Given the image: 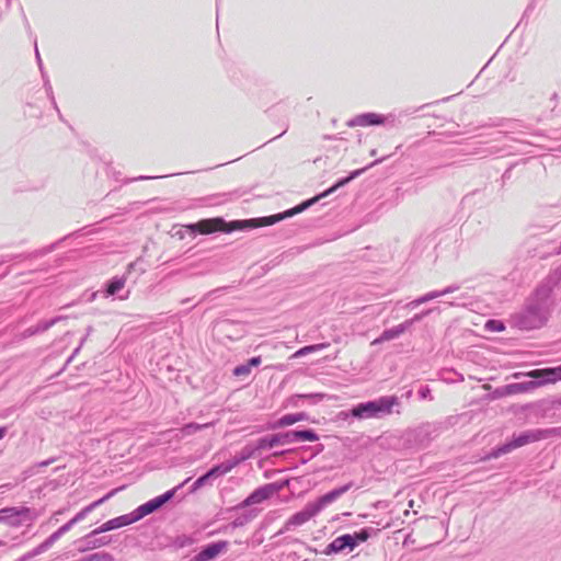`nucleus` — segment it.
<instances>
[{
  "label": "nucleus",
  "instance_id": "obj_27",
  "mask_svg": "<svg viewBox=\"0 0 561 561\" xmlns=\"http://www.w3.org/2000/svg\"><path fill=\"white\" fill-rule=\"evenodd\" d=\"M256 516V512L254 510L248 511L239 516H237L230 524V526L234 528H240L247 525Z\"/></svg>",
  "mask_w": 561,
  "mask_h": 561
},
{
  "label": "nucleus",
  "instance_id": "obj_56",
  "mask_svg": "<svg viewBox=\"0 0 561 561\" xmlns=\"http://www.w3.org/2000/svg\"><path fill=\"white\" fill-rule=\"evenodd\" d=\"M8 432V428L5 426L0 427V439H2Z\"/></svg>",
  "mask_w": 561,
  "mask_h": 561
},
{
  "label": "nucleus",
  "instance_id": "obj_62",
  "mask_svg": "<svg viewBox=\"0 0 561 561\" xmlns=\"http://www.w3.org/2000/svg\"><path fill=\"white\" fill-rule=\"evenodd\" d=\"M424 296H425L427 302L432 300L428 293H426Z\"/></svg>",
  "mask_w": 561,
  "mask_h": 561
},
{
  "label": "nucleus",
  "instance_id": "obj_57",
  "mask_svg": "<svg viewBox=\"0 0 561 561\" xmlns=\"http://www.w3.org/2000/svg\"><path fill=\"white\" fill-rule=\"evenodd\" d=\"M386 158H387V157H383V158H381V159L375 160L373 163H370V165H369V167H374V165H376V164H379V163H380V162H382Z\"/></svg>",
  "mask_w": 561,
  "mask_h": 561
},
{
  "label": "nucleus",
  "instance_id": "obj_48",
  "mask_svg": "<svg viewBox=\"0 0 561 561\" xmlns=\"http://www.w3.org/2000/svg\"><path fill=\"white\" fill-rule=\"evenodd\" d=\"M502 122H506V121L503 119V118H491L490 123L488 124V126L499 127V126L503 125Z\"/></svg>",
  "mask_w": 561,
  "mask_h": 561
},
{
  "label": "nucleus",
  "instance_id": "obj_32",
  "mask_svg": "<svg viewBox=\"0 0 561 561\" xmlns=\"http://www.w3.org/2000/svg\"><path fill=\"white\" fill-rule=\"evenodd\" d=\"M432 311L433 309L423 310L422 312L416 313L412 318L403 321V324L405 325L407 330H410L414 323L420 322L423 318L432 313Z\"/></svg>",
  "mask_w": 561,
  "mask_h": 561
},
{
  "label": "nucleus",
  "instance_id": "obj_19",
  "mask_svg": "<svg viewBox=\"0 0 561 561\" xmlns=\"http://www.w3.org/2000/svg\"><path fill=\"white\" fill-rule=\"evenodd\" d=\"M231 469L228 466L226 461L213 466L209 470H207L204 474L201 477L205 481L206 484H211L214 480H216L219 477H222L230 472Z\"/></svg>",
  "mask_w": 561,
  "mask_h": 561
},
{
  "label": "nucleus",
  "instance_id": "obj_43",
  "mask_svg": "<svg viewBox=\"0 0 561 561\" xmlns=\"http://www.w3.org/2000/svg\"><path fill=\"white\" fill-rule=\"evenodd\" d=\"M460 288L458 284H451L443 289V295H448L457 291Z\"/></svg>",
  "mask_w": 561,
  "mask_h": 561
},
{
  "label": "nucleus",
  "instance_id": "obj_54",
  "mask_svg": "<svg viewBox=\"0 0 561 561\" xmlns=\"http://www.w3.org/2000/svg\"><path fill=\"white\" fill-rule=\"evenodd\" d=\"M420 306V302H417V298L410 301L408 305H407V308H410V309H413V308H416Z\"/></svg>",
  "mask_w": 561,
  "mask_h": 561
},
{
  "label": "nucleus",
  "instance_id": "obj_12",
  "mask_svg": "<svg viewBox=\"0 0 561 561\" xmlns=\"http://www.w3.org/2000/svg\"><path fill=\"white\" fill-rule=\"evenodd\" d=\"M228 541L219 540L204 546L190 561H213L228 547Z\"/></svg>",
  "mask_w": 561,
  "mask_h": 561
},
{
  "label": "nucleus",
  "instance_id": "obj_16",
  "mask_svg": "<svg viewBox=\"0 0 561 561\" xmlns=\"http://www.w3.org/2000/svg\"><path fill=\"white\" fill-rule=\"evenodd\" d=\"M100 534H94V530L90 531L85 536L80 539V542L83 545L78 548L80 552H85L89 550H94L104 546H107L111 542V538L107 536L98 537Z\"/></svg>",
  "mask_w": 561,
  "mask_h": 561
},
{
  "label": "nucleus",
  "instance_id": "obj_59",
  "mask_svg": "<svg viewBox=\"0 0 561 561\" xmlns=\"http://www.w3.org/2000/svg\"><path fill=\"white\" fill-rule=\"evenodd\" d=\"M87 339H88V336H87V335H84V336L81 339L80 344H79V346H80V347L84 344V342L87 341Z\"/></svg>",
  "mask_w": 561,
  "mask_h": 561
},
{
  "label": "nucleus",
  "instance_id": "obj_39",
  "mask_svg": "<svg viewBox=\"0 0 561 561\" xmlns=\"http://www.w3.org/2000/svg\"><path fill=\"white\" fill-rule=\"evenodd\" d=\"M417 393H419L420 399H423V400H426V399L432 400L433 399L431 389L427 386L421 387Z\"/></svg>",
  "mask_w": 561,
  "mask_h": 561
},
{
  "label": "nucleus",
  "instance_id": "obj_8",
  "mask_svg": "<svg viewBox=\"0 0 561 561\" xmlns=\"http://www.w3.org/2000/svg\"><path fill=\"white\" fill-rule=\"evenodd\" d=\"M525 410L529 411V414L537 419H552L561 410V394L527 404Z\"/></svg>",
  "mask_w": 561,
  "mask_h": 561
},
{
  "label": "nucleus",
  "instance_id": "obj_41",
  "mask_svg": "<svg viewBox=\"0 0 561 561\" xmlns=\"http://www.w3.org/2000/svg\"><path fill=\"white\" fill-rule=\"evenodd\" d=\"M204 485H206L205 481L203 480L202 477H198L192 484L191 486V491L192 492H195L197 491L198 489L203 488Z\"/></svg>",
  "mask_w": 561,
  "mask_h": 561
},
{
  "label": "nucleus",
  "instance_id": "obj_22",
  "mask_svg": "<svg viewBox=\"0 0 561 561\" xmlns=\"http://www.w3.org/2000/svg\"><path fill=\"white\" fill-rule=\"evenodd\" d=\"M127 280V277L125 275L123 276H115L111 278L106 284V295L107 296H115L118 294L121 289L125 286V283Z\"/></svg>",
  "mask_w": 561,
  "mask_h": 561
},
{
  "label": "nucleus",
  "instance_id": "obj_13",
  "mask_svg": "<svg viewBox=\"0 0 561 561\" xmlns=\"http://www.w3.org/2000/svg\"><path fill=\"white\" fill-rule=\"evenodd\" d=\"M353 486V482L346 483L342 486L335 488L330 492L319 496L314 502H311L318 513H320L327 505L333 503L343 494H345Z\"/></svg>",
  "mask_w": 561,
  "mask_h": 561
},
{
  "label": "nucleus",
  "instance_id": "obj_7",
  "mask_svg": "<svg viewBox=\"0 0 561 561\" xmlns=\"http://www.w3.org/2000/svg\"><path fill=\"white\" fill-rule=\"evenodd\" d=\"M415 110H404L396 114H377V113H363L351 118L346 125L348 127L355 126H376V125H387L390 127H398L401 124V118L414 114Z\"/></svg>",
  "mask_w": 561,
  "mask_h": 561
},
{
  "label": "nucleus",
  "instance_id": "obj_58",
  "mask_svg": "<svg viewBox=\"0 0 561 561\" xmlns=\"http://www.w3.org/2000/svg\"><path fill=\"white\" fill-rule=\"evenodd\" d=\"M417 302H420V305L427 302V301H426L425 296H424V295H423V296H420V297L417 298Z\"/></svg>",
  "mask_w": 561,
  "mask_h": 561
},
{
  "label": "nucleus",
  "instance_id": "obj_46",
  "mask_svg": "<svg viewBox=\"0 0 561 561\" xmlns=\"http://www.w3.org/2000/svg\"><path fill=\"white\" fill-rule=\"evenodd\" d=\"M64 239H60L59 241L55 242V243H51L50 245L44 248L41 253L44 255V254H47V253H50L51 251H54L57 247L58 243H60Z\"/></svg>",
  "mask_w": 561,
  "mask_h": 561
},
{
  "label": "nucleus",
  "instance_id": "obj_47",
  "mask_svg": "<svg viewBox=\"0 0 561 561\" xmlns=\"http://www.w3.org/2000/svg\"><path fill=\"white\" fill-rule=\"evenodd\" d=\"M158 178L159 176L140 175V176H137V178H134V179L126 180L125 183H130V182H134V181H146V180L158 179Z\"/></svg>",
  "mask_w": 561,
  "mask_h": 561
},
{
  "label": "nucleus",
  "instance_id": "obj_29",
  "mask_svg": "<svg viewBox=\"0 0 561 561\" xmlns=\"http://www.w3.org/2000/svg\"><path fill=\"white\" fill-rule=\"evenodd\" d=\"M116 519H117L119 528L131 525V524L140 520L139 517L137 516V513L135 510L128 514L117 516Z\"/></svg>",
  "mask_w": 561,
  "mask_h": 561
},
{
  "label": "nucleus",
  "instance_id": "obj_35",
  "mask_svg": "<svg viewBox=\"0 0 561 561\" xmlns=\"http://www.w3.org/2000/svg\"><path fill=\"white\" fill-rule=\"evenodd\" d=\"M45 88H46L47 95L50 99L54 108L56 110L59 118L62 119V115L60 113V110H59V107L57 105V102L55 100V96H54L53 88H51V85H50L48 80L45 81Z\"/></svg>",
  "mask_w": 561,
  "mask_h": 561
},
{
  "label": "nucleus",
  "instance_id": "obj_64",
  "mask_svg": "<svg viewBox=\"0 0 561 561\" xmlns=\"http://www.w3.org/2000/svg\"><path fill=\"white\" fill-rule=\"evenodd\" d=\"M190 300H191L190 298L183 299V300L181 301V304H186V302H188Z\"/></svg>",
  "mask_w": 561,
  "mask_h": 561
},
{
  "label": "nucleus",
  "instance_id": "obj_50",
  "mask_svg": "<svg viewBox=\"0 0 561 561\" xmlns=\"http://www.w3.org/2000/svg\"><path fill=\"white\" fill-rule=\"evenodd\" d=\"M34 46H35L36 60H37V64H38V67H39L41 71L43 72V62H42V59H41V56H39V53H38L37 42L36 41L34 42Z\"/></svg>",
  "mask_w": 561,
  "mask_h": 561
},
{
  "label": "nucleus",
  "instance_id": "obj_37",
  "mask_svg": "<svg viewBox=\"0 0 561 561\" xmlns=\"http://www.w3.org/2000/svg\"><path fill=\"white\" fill-rule=\"evenodd\" d=\"M251 369L249 368V365L242 364L238 365L233 369V375L237 377L249 375Z\"/></svg>",
  "mask_w": 561,
  "mask_h": 561
},
{
  "label": "nucleus",
  "instance_id": "obj_30",
  "mask_svg": "<svg viewBox=\"0 0 561 561\" xmlns=\"http://www.w3.org/2000/svg\"><path fill=\"white\" fill-rule=\"evenodd\" d=\"M64 319L62 316H57L55 318H51L50 320H44V321H41L36 324V328H37V331L39 333H43L47 330H49L53 325H55L56 323H58L59 321H61Z\"/></svg>",
  "mask_w": 561,
  "mask_h": 561
},
{
  "label": "nucleus",
  "instance_id": "obj_1",
  "mask_svg": "<svg viewBox=\"0 0 561 561\" xmlns=\"http://www.w3.org/2000/svg\"><path fill=\"white\" fill-rule=\"evenodd\" d=\"M365 171V169H359L352 171L347 176L340 179L335 184H333L331 187L322 192L321 194L307 199L302 202L301 204L287 209L283 213L271 215L262 218H255V219H248V220H232L229 224H227L222 218H215V219H208V220H202L194 225V227L197 228V231L203 234H208L214 231H226L231 232L234 230H242L245 228H255L259 226H271L274 225L283 219L289 218L294 215H297L307 208H309L311 205H313L316 202L320 201L323 197L329 196L330 194L334 193L337 188L346 185L352 180L356 179L359 174H362Z\"/></svg>",
  "mask_w": 561,
  "mask_h": 561
},
{
  "label": "nucleus",
  "instance_id": "obj_49",
  "mask_svg": "<svg viewBox=\"0 0 561 561\" xmlns=\"http://www.w3.org/2000/svg\"><path fill=\"white\" fill-rule=\"evenodd\" d=\"M37 554H33V550L28 551L27 553L23 554L22 557H20L18 560L15 561H30L31 559H33L34 557H36Z\"/></svg>",
  "mask_w": 561,
  "mask_h": 561
},
{
  "label": "nucleus",
  "instance_id": "obj_36",
  "mask_svg": "<svg viewBox=\"0 0 561 561\" xmlns=\"http://www.w3.org/2000/svg\"><path fill=\"white\" fill-rule=\"evenodd\" d=\"M549 279H551L552 288L561 280V265L554 270V272L547 277V279L543 283H547Z\"/></svg>",
  "mask_w": 561,
  "mask_h": 561
},
{
  "label": "nucleus",
  "instance_id": "obj_14",
  "mask_svg": "<svg viewBox=\"0 0 561 561\" xmlns=\"http://www.w3.org/2000/svg\"><path fill=\"white\" fill-rule=\"evenodd\" d=\"M319 514L311 503H308L304 510L295 513L290 516V518L285 523L284 529L280 533L290 530L293 527H298L310 520Z\"/></svg>",
  "mask_w": 561,
  "mask_h": 561
},
{
  "label": "nucleus",
  "instance_id": "obj_60",
  "mask_svg": "<svg viewBox=\"0 0 561 561\" xmlns=\"http://www.w3.org/2000/svg\"><path fill=\"white\" fill-rule=\"evenodd\" d=\"M87 339H88V336H87V335H84V336L81 339L80 344H79V346H80V347L84 344V342L87 341Z\"/></svg>",
  "mask_w": 561,
  "mask_h": 561
},
{
  "label": "nucleus",
  "instance_id": "obj_24",
  "mask_svg": "<svg viewBox=\"0 0 561 561\" xmlns=\"http://www.w3.org/2000/svg\"><path fill=\"white\" fill-rule=\"evenodd\" d=\"M379 530L370 527L362 528L359 531H355L354 534H350V536L355 541V548L362 543L367 541L373 535H376Z\"/></svg>",
  "mask_w": 561,
  "mask_h": 561
},
{
  "label": "nucleus",
  "instance_id": "obj_63",
  "mask_svg": "<svg viewBox=\"0 0 561 561\" xmlns=\"http://www.w3.org/2000/svg\"><path fill=\"white\" fill-rule=\"evenodd\" d=\"M376 153H377L376 149H373V150L370 151V156H376Z\"/></svg>",
  "mask_w": 561,
  "mask_h": 561
},
{
  "label": "nucleus",
  "instance_id": "obj_42",
  "mask_svg": "<svg viewBox=\"0 0 561 561\" xmlns=\"http://www.w3.org/2000/svg\"><path fill=\"white\" fill-rule=\"evenodd\" d=\"M75 526V524L72 523V520H68L66 524H64L62 526H60L58 528L59 533L64 536L66 533H68L72 527Z\"/></svg>",
  "mask_w": 561,
  "mask_h": 561
},
{
  "label": "nucleus",
  "instance_id": "obj_21",
  "mask_svg": "<svg viewBox=\"0 0 561 561\" xmlns=\"http://www.w3.org/2000/svg\"><path fill=\"white\" fill-rule=\"evenodd\" d=\"M112 495V492L103 496L102 499L94 501L93 503L83 507L80 512H78L72 518V523L77 525L79 522L83 520L89 513H91L94 508H96L100 504L106 501Z\"/></svg>",
  "mask_w": 561,
  "mask_h": 561
},
{
  "label": "nucleus",
  "instance_id": "obj_20",
  "mask_svg": "<svg viewBox=\"0 0 561 561\" xmlns=\"http://www.w3.org/2000/svg\"><path fill=\"white\" fill-rule=\"evenodd\" d=\"M407 328L405 325L402 323L398 324V325H394L390 329H386L383 330V332L380 334V336L378 339H376L374 341V343H381V342H386V341H390V340H393V339H397L398 336H400L401 334H403L404 332H407Z\"/></svg>",
  "mask_w": 561,
  "mask_h": 561
},
{
  "label": "nucleus",
  "instance_id": "obj_40",
  "mask_svg": "<svg viewBox=\"0 0 561 561\" xmlns=\"http://www.w3.org/2000/svg\"><path fill=\"white\" fill-rule=\"evenodd\" d=\"M336 419L340 421H348L350 419H353V416L351 414V409L340 411L336 415Z\"/></svg>",
  "mask_w": 561,
  "mask_h": 561
},
{
  "label": "nucleus",
  "instance_id": "obj_55",
  "mask_svg": "<svg viewBox=\"0 0 561 561\" xmlns=\"http://www.w3.org/2000/svg\"><path fill=\"white\" fill-rule=\"evenodd\" d=\"M420 306V302H417V298L410 301L408 305H407V308H410V309H413V308H416Z\"/></svg>",
  "mask_w": 561,
  "mask_h": 561
},
{
  "label": "nucleus",
  "instance_id": "obj_25",
  "mask_svg": "<svg viewBox=\"0 0 561 561\" xmlns=\"http://www.w3.org/2000/svg\"><path fill=\"white\" fill-rule=\"evenodd\" d=\"M211 425L213 423L198 424L191 422L179 428V434L181 437L191 436L203 428L210 427Z\"/></svg>",
  "mask_w": 561,
  "mask_h": 561
},
{
  "label": "nucleus",
  "instance_id": "obj_45",
  "mask_svg": "<svg viewBox=\"0 0 561 561\" xmlns=\"http://www.w3.org/2000/svg\"><path fill=\"white\" fill-rule=\"evenodd\" d=\"M39 332L37 331V328L36 325L35 327H31V328H27L24 332H23V336L24 337H30V336H33L35 334H38Z\"/></svg>",
  "mask_w": 561,
  "mask_h": 561
},
{
  "label": "nucleus",
  "instance_id": "obj_9",
  "mask_svg": "<svg viewBox=\"0 0 561 561\" xmlns=\"http://www.w3.org/2000/svg\"><path fill=\"white\" fill-rule=\"evenodd\" d=\"M36 518V514L30 507H4L0 510V523H4L11 527H19L24 520L32 522Z\"/></svg>",
  "mask_w": 561,
  "mask_h": 561
},
{
  "label": "nucleus",
  "instance_id": "obj_18",
  "mask_svg": "<svg viewBox=\"0 0 561 561\" xmlns=\"http://www.w3.org/2000/svg\"><path fill=\"white\" fill-rule=\"evenodd\" d=\"M306 420H308V414L305 412L285 414L282 417H279L278 420H276L272 423H268L267 428L268 430H277V428L293 425L300 421H306Z\"/></svg>",
  "mask_w": 561,
  "mask_h": 561
},
{
  "label": "nucleus",
  "instance_id": "obj_26",
  "mask_svg": "<svg viewBox=\"0 0 561 561\" xmlns=\"http://www.w3.org/2000/svg\"><path fill=\"white\" fill-rule=\"evenodd\" d=\"M134 272L137 274L136 276H139L146 272L145 262L141 257H138L137 260L128 264L125 276L129 278ZM135 280L136 279H134V282Z\"/></svg>",
  "mask_w": 561,
  "mask_h": 561
},
{
  "label": "nucleus",
  "instance_id": "obj_51",
  "mask_svg": "<svg viewBox=\"0 0 561 561\" xmlns=\"http://www.w3.org/2000/svg\"><path fill=\"white\" fill-rule=\"evenodd\" d=\"M80 346H78L71 354V356L67 359L65 366L61 368L60 373L65 370L66 366L72 360V358L79 353Z\"/></svg>",
  "mask_w": 561,
  "mask_h": 561
},
{
  "label": "nucleus",
  "instance_id": "obj_3",
  "mask_svg": "<svg viewBox=\"0 0 561 561\" xmlns=\"http://www.w3.org/2000/svg\"><path fill=\"white\" fill-rule=\"evenodd\" d=\"M533 378L529 381L513 382L495 390L497 396H512L530 392L538 387L561 380V365L556 367L538 368L525 374Z\"/></svg>",
  "mask_w": 561,
  "mask_h": 561
},
{
  "label": "nucleus",
  "instance_id": "obj_23",
  "mask_svg": "<svg viewBox=\"0 0 561 561\" xmlns=\"http://www.w3.org/2000/svg\"><path fill=\"white\" fill-rule=\"evenodd\" d=\"M62 535L57 529L54 531L48 538H46L42 543L33 549V554H41L47 551Z\"/></svg>",
  "mask_w": 561,
  "mask_h": 561
},
{
  "label": "nucleus",
  "instance_id": "obj_28",
  "mask_svg": "<svg viewBox=\"0 0 561 561\" xmlns=\"http://www.w3.org/2000/svg\"><path fill=\"white\" fill-rule=\"evenodd\" d=\"M325 346H327V344H324V343L304 346V347L299 348L298 351H296L290 356V358L294 359V358H299V357L306 356L308 354L323 350Z\"/></svg>",
  "mask_w": 561,
  "mask_h": 561
},
{
  "label": "nucleus",
  "instance_id": "obj_10",
  "mask_svg": "<svg viewBox=\"0 0 561 561\" xmlns=\"http://www.w3.org/2000/svg\"><path fill=\"white\" fill-rule=\"evenodd\" d=\"M181 486H182V484H180L178 488L169 490V491L164 492L163 494L158 495V496L149 500L148 502L139 505L135 510L139 519L160 510L164 504H167L169 501H171L174 497L176 490Z\"/></svg>",
  "mask_w": 561,
  "mask_h": 561
},
{
  "label": "nucleus",
  "instance_id": "obj_38",
  "mask_svg": "<svg viewBox=\"0 0 561 561\" xmlns=\"http://www.w3.org/2000/svg\"><path fill=\"white\" fill-rule=\"evenodd\" d=\"M531 227L539 229L540 233H547L552 230V228L554 227V224L549 221L546 224H534Z\"/></svg>",
  "mask_w": 561,
  "mask_h": 561
},
{
  "label": "nucleus",
  "instance_id": "obj_44",
  "mask_svg": "<svg viewBox=\"0 0 561 561\" xmlns=\"http://www.w3.org/2000/svg\"><path fill=\"white\" fill-rule=\"evenodd\" d=\"M261 356H254V357H251L247 365H249V368L251 369V367H256L261 364Z\"/></svg>",
  "mask_w": 561,
  "mask_h": 561
},
{
  "label": "nucleus",
  "instance_id": "obj_15",
  "mask_svg": "<svg viewBox=\"0 0 561 561\" xmlns=\"http://www.w3.org/2000/svg\"><path fill=\"white\" fill-rule=\"evenodd\" d=\"M348 549L350 551L355 549V541L350 534H344L333 539L323 550L327 556L335 554Z\"/></svg>",
  "mask_w": 561,
  "mask_h": 561
},
{
  "label": "nucleus",
  "instance_id": "obj_33",
  "mask_svg": "<svg viewBox=\"0 0 561 561\" xmlns=\"http://www.w3.org/2000/svg\"><path fill=\"white\" fill-rule=\"evenodd\" d=\"M484 327L486 330L491 332H502L505 330L504 323L495 319L488 320Z\"/></svg>",
  "mask_w": 561,
  "mask_h": 561
},
{
  "label": "nucleus",
  "instance_id": "obj_6",
  "mask_svg": "<svg viewBox=\"0 0 561 561\" xmlns=\"http://www.w3.org/2000/svg\"><path fill=\"white\" fill-rule=\"evenodd\" d=\"M317 442L319 435L314 430H290L259 438V448L272 449L276 446H284L299 442Z\"/></svg>",
  "mask_w": 561,
  "mask_h": 561
},
{
  "label": "nucleus",
  "instance_id": "obj_61",
  "mask_svg": "<svg viewBox=\"0 0 561 561\" xmlns=\"http://www.w3.org/2000/svg\"><path fill=\"white\" fill-rule=\"evenodd\" d=\"M93 331L92 327H88L87 328V336H89L91 334V332Z\"/></svg>",
  "mask_w": 561,
  "mask_h": 561
},
{
  "label": "nucleus",
  "instance_id": "obj_53",
  "mask_svg": "<svg viewBox=\"0 0 561 561\" xmlns=\"http://www.w3.org/2000/svg\"><path fill=\"white\" fill-rule=\"evenodd\" d=\"M56 458L51 457L47 460H44V461H41L37 463L38 467H47L49 466L50 463L55 462Z\"/></svg>",
  "mask_w": 561,
  "mask_h": 561
},
{
  "label": "nucleus",
  "instance_id": "obj_5",
  "mask_svg": "<svg viewBox=\"0 0 561 561\" xmlns=\"http://www.w3.org/2000/svg\"><path fill=\"white\" fill-rule=\"evenodd\" d=\"M397 396H382L376 400L359 402L351 408L353 419H381L392 413V409L399 405Z\"/></svg>",
  "mask_w": 561,
  "mask_h": 561
},
{
  "label": "nucleus",
  "instance_id": "obj_52",
  "mask_svg": "<svg viewBox=\"0 0 561 561\" xmlns=\"http://www.w3.org/2000/svg\"><path fill=\"white\" fill-rule=\"evenodd\" d=\"M428 294H430V297L432 300L444 296L443 289L442 290H432V291H428Z\"/></svg>",
  "mask_w": 561,
  "mask_h": 561
},
{
  "label": "nucleus",
  "instance_id": "obj_17",
  "mask_svg": "<svg viewBox=\"0 0 561 561\" xmlns=\"http://www.w3.org/2000/svg\"><path fill=\"white\" fill-rule=\"evenodd\" d=\"M257 450H266V448H259V439L256 440V443L254 445H252V444L245 445L240 450V453L238 455H236L233 458L227 460L226 462L228 463V466L232 470L233 468L239 466L241 462H243V461L254 457V454Z\"/></svg>",
  "mask_w": 561,
  "mask_h": 561
},
{
  "label": "nucleus",
  "instance_id": "obj_2",
  "mask_svg": "<svg viewBox=\"0 0 561 561\" xmlns=\"http://www.w3.org/2000/svg\"><path fill=\"white\" fill-rule=\"evenodd\" d=\"M550 283L551 279L541 283L526 299L523 309L512 316L514 327L520 330H534L547 323L552 304V285Z\"/></svg>",
  "mask_w": 561,
  "mask_h": 561
},
{
  "label": "nucleus",
  "instance_id": "obj_11",
  "mask_svg": "<svg viewBox=\"0 0 561 561\" xmlns=\"http://www.w3.org/2000/svg\"><path fill=\"white\" fill-rule=\"evenodd\" d=\"M280 489L276 483H267L255 489L245 500H243L236 508H244L254 504H260L270 499Z\"/></svg>",
  "mask_w": 561,
  "mask_h": 561
},
{
  "label": "nucleus",
  "instance_id": "obj_4",
  "mask_svg": "<svg viewBox=\"0 0 561 561\" xmlns=\"http://www.w3.org/2000/svg\"><path fill=\"white\" fill-rule=\"evenodd\" d=\"M559 431L560 428H537L522 432L518 435H514L512 440L493 448L488 455L483 457V460L499 458L518 447L542 439H547L549 437L557 435Z\"/></svg>",
  "mask_w": 561,
  "mask_h": 561
},
{
  "label": "nucleus",
  "instance_id": "obj_34",
  "mask_svg": "<svg viewBox=\"0 0 561 561\" xmlns=\"http://www.w3.org/2000/svg\"><path fill=\"white\" fill-rule=\"evenodd\" d=\"M296 397L299 399H306L310 403L316 404V403L322 401L324 399L325 394L316 392V393L297 394Z\"/></svg>",
  "mask_w": 561,
  "mask_h": 561
},
{
  "label": "nucleus",
  "instance_id": "obj_31",
  "mask_svg": "<svg viewBox=\"0 0 561 561\" xmlns=\"http://www.w3.org/2000/svg\"><path fill=\"white\" fill-rule=\"evenodd\" d=\"M118 528H119V526H118L117 519L115 517V518H112V519L105 522L100 527L95 528L94 534H103V533L111 531V530L118 529Z\"/></svg>",
  "mask_w": 561,
  "mask_h": 561
}]
</instances>
